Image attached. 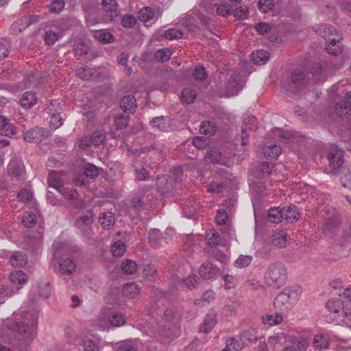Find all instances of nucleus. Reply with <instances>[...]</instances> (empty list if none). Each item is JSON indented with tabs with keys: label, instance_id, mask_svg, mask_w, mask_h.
I'll use <instances>...</instances> for the list:
<instances>
[{
	"label": "nucleus",
	"instance_id": "obj_1",
	"mask_svg": "<svg viewBox=\"0 0 351 351\" xmlns=\"http://www.w3.org/2000/svg\"><path fill=\"white\" fill-rule=\"evenodd\" d=\"M264 278L267 285L276 289L280 288L287 281L286 267L280 261L271 263L266 270Z\"/></svg>",
	"mask_w": 351,
	"mask_h": 351
},
{
	"label": "nucleus",
	"instance_id": "obj_2",
	"mask_svg": "<svg viewBox=\"0 0 351 351\" xmlns=\"http://www.w3.org/2000/svg\"><path fill=\"white\" fill-rule=\"evenodd\" d=\"M299 298L298 290L285 287L275 298L274 306L276 309L279 311H287L297 302Z\"/></svg>",
	"mask_w": 351,
	"mask_h": 351
},
{
	"label": "nucleus",
	"instance_id": "obj_3",
	"mask_svg": "<svg viewBox=\"0 0 351 351\" xmlns=\"http://www.w3.org/2000/svg\"><path fill=\"white\" fill-rule=\"evenodd\" d=\"M152 186L144 185L142 186L140 189L138 193H137L131 200V207L135 210L139 212L143 210L144 206H152Z\"/></svg>",
	"mask_w": 351,
	"mask_h": 351
},
{
	"label": "nucleus",
	"instance_id": "obj_4",
	"mask_svg": "<svg viewBox=\"0 0 351 351\" xmlns=\"http://www.w3.org/2000/svg\"><path fill=\"white\" fill-rule=\"evenodd\" d=\"M94 222V214L92 210L83 212L75 220V226L80 230L81 234L87 239L93 235L92 225Z\"/></svg>",
	"mask_w": 351,
	"mask_h": 351
},
{
	"label": "nucleus",
	"instance_id": "obj_5",
	"mask_svg": "<svg viewBox=\"0 0 351 351\" xmlns=\"http://www.w3.org/2000/svg\"><path fill=\"white\" fill-rule=\"evenodd\" d=\"M9 328L10 330L17 332L21 335L24 340H32L36 334V324L28 325L23 321L16 322L12 323Z\"/></svg>",
	"mask_w": 351,
	"mask_h": 351
},
{
	"label": "nucleus",
	"instance_id": "obj_6",
	"mask_svg": "<svg viewBox=\"0 0 351 351\" xmlns=\"http://www.w3.org/2000/svg\"><path fill=\"white\" fill-rule=\"evenodd\" d=\"M243 88V83L240 77L236 75H232L226 81L224 90H221V95L226 97L235 96Z\"/></svg>",
	"mask_w": 351,
	"mask_h": 351
},
{
	"label": "nucleus",
	"instance_id": "obj_7",
	"mask_svg": "<svg viewBox=\"0 0 351 351\" xmlns=\"http://www.w3.org/2000/svg\"><path fill=\"white\" fill-rule=\"evenodd\" d=\"M344 152L337 145H331L328 152L327 159L332 171H338L343 165Z\"/></svg>",
	"mask_w": 351,
	"mask_h": 351
},
{
	"label": "nucleus",
	"instance_id": "obj_8",
	"mask_svg": "<svg viewBox=\"0 0 351 351\" xmlns=\"http://www.w3.org/2000/svg\"><path fill=\"white\" fill-rule=\"evenodd\" d=\"M50 135L51 132L48 129L34 127L24 132L23 138L28 143H38L47 139Z\"/></svg>",
	"mask_w": 351,
	"mask_h": 351
},
{
	"label": "nucleus",
	"instance_id": "obj_9",
	"mask_svg": "<svg viewBox=\"0 0 351 351\" xmlns=\"http://www.w3.org/2000/svg\"><path fill=\"white\" fill-rule=\"evenodd\" d=\"M156 186L158 191L162 196H171L176 190V184L173 180L166 175H158L156 177Z\"/></svg>",
	"mask_w": 351,
	"mask_h": 351
},
{
	"label": "nucleus",
	"instance_id": "obj_10",
	"mask_svg": "<svg viewBox=\"0 0 351 351\" xmlns=\"http://www.w3.org/2000/svg\"><path fill=\"white\" fill-rule=\"evenodd\" d=\"M8 174L12 181L22 182L25 180V170L23 164L18 160H12L7 167Z\"/></svg>",
	"mask_w": 351,
	"mask_h": 351
},
{
	"label": "nucleus",
	"instance_id": "obj_11",
	"mask_svg": "<svg viewBox=\"0 0 351 351\" xmlns=\"http://www.w3.org/2000/svg\"><path fill=\"white\" fill-rule=\"evenodd\" d=\"M148 240L151 246L154 248H158L163 244L168 243L171 238L167 233H161L158 229H152L148 233Z\"/></svg>",
	"mask_w": 351,
	"mask_h": 351
},
{
	"label": "nucleus",
	"instance_id": "obj_12",
	"mask_svg": "<svg viewBox=\"0 0 351 351\" xmlns=\"http://www.w3.org/2000/svg\"><path fill=\"white\" fill-rule=\"evenodd\" d=\"M341 219L338 214L333 213L325 219L322 228L323 232L328 236H330L336 232L339 228Z\"/></svg>",
	"mask_w": 351,
	"mask_h": 351
},
{
	"label": "nucleus",
	"instance_id": "obj_13",
	"mask_svg": "<svg viewBox=\"0 0 351 351\" xmlns=\"http://www.w3.org/2000/svg\"><path fill=\"white\" fill-rule=\"evenodd\" d=\"M219 269L210 261L204 263L199 267V274L205 280L216 278L219 274Z\"/></svg>",
	"mask_w": 351,
	"mask_h": 351
},
{
	"label": "nucleus",
	"instance_id": "obj_14",
	"mask_svg": "<svg viewBox=\"0 0 351 351\" xmlns=\"http://www.w3.org/2000/svg\"><path fill=\"white\" fill-rule=\"evenodd\" d=\"M282 213L283 214V219L287 223H295L300 217V214L298 211V208L293 204L284 206L282 208Z\"/></svg>",
	"mask_w": 351,
	"mask_h": 351
},
{
	"label": "nucleus",
	"instance_id": "obj_15",
	"mask_svg": "<svg viewBox=\"0 0 351 351\" xmlns=\"http://www.w3.org/2000/svg\"><path fill=\"white\" fill-rule=\"evenodd\" d=\"M342 39L341 34L337 35V38L328 40L326 42V51L334 56L340 54L342 51V45L340 40Z\"/></svg>",
	"mask_w": 351,
	"mask_h": 351
},
{
	"label": "nucleus",
	"instance_id": "obj_16",
	"mask_svg": "<svg viewBox=\"0 0 351 351\" xmlns=\"http://www.w3.org/2000/svg\"><path fill=\"white\" fill-rule=\"evenodd\" d=\"M76 264L71 258H66L58 261V270L63 275H71L76 270Z\"/></svg>",
	"mask_w": 351,
	"mask_h": 351
},
{
	"label": "nucleus",
	"instance_id": "obj_17",
	"mask_svg": "<svg viewBox=\"0 0 351 351\" xmlns=\"http://www.w3.org/2000/svg\"><path fill=\"white\" fill-rule=\"evenodd\" d=\"M50 186L55 188L65 199L69 201H75L77 199L78 193L75 189L65 188L60 184H53L51 181H49Z\"/></svg>",
	"mask_w": 351,
	"mask_h": 351
},
{
	"label": "nucleus",
	"instance_id": "obj_18",
	"mask_svg": "<svg viewBox=\"0 0 351 351\" xmlns=\"http://www.w3.org/2000/svg\"><path fill=\"white\" fill-rule=\"evenodd\" d=\"M240 339L245 345L256 342L258 339L257 329L254 328H249L244 330L240 334Z\"/></svg>",
	"mask_w": 351,
	"mask_h": 351
},
{
	"label": "nucleus",
	"instance_id": "obj_19",
	"mask_svg": "<svg viewBox=\"0 0 351 351\" xmlns=\"http://www.w3.org/2000/svg\"><path fill=\"white\" fill-rule=\"evenodd\" d=\"M205 158L213 163L226 165V157L216 148H211L206 153Z\"/></svg>",
	"mask_w": 351,
	"mask_h": 351
},
{
	"label": "nucleus",
	"instance_id": "obj_20",
	"mask_svg": "<svg viewBox=\"0 0 351 351\" xmlns=\"http://www.w3.org/2000/svg\"><path fill=\"white\" fill-rule=\"evenodd\" d=\"M136 106V99L132 95H125L120 101V108L125 113H133Z\"/></svg>",
	"mask_w": 351,
	"mask_h": 351
},
{
	"label": "nucleus",
	"instance_id": "obj_21",
	"mask_svg": "<svg viewBox=\"0 0 351 351\" xmlns=\"http://www.w3.org/2000/svg\"><path fill=\"white\" fill-rule=\"evenodd\" d=\"M170 121L167 116L156 117L151 120L150 124L161 131H168L171 129Z\"/></svg>",
	"mask_w": 351,
	"mask_h": 351
},
{
	"label": "nucleus",
	"instance_id": "obj_22",
	"mask_svg": "<svg viewBox=\"0 0 351 351\" xmlns=\"http://www.w3.org/2000/svg\"><path fill=\"white\" fill-rule=\"evenodd\" d=\"M217 323V315L215 313H207L204 322L199 326V331L208 333L212 330Z\"/></svg>",
	"mask_w": 351,
	"mask_h": 351
},
{
	"label": "nucleus",
	"instance_id": "obj_23",
	"mask_svg": "<svg viewBox=\"0 0 351 351\" xmlns=\"http://www.w3.org/2000/svg\"><path fill=\"white\" fill-rule=\"evenodd\" d=\"M281 152V148L276 144L269 142L263 149V153L265 158L276 159Z\"/></svg>",
	"mask_w": 351,
	"mask_h": 351
},
{
	"label": "nucleus",
	"instance_id": "obj_24",
	"mask_svg": "<svg viewBox=\"0 0 351 351\" xmlns=\"http://www.w3.org/2000/svg\"><path fill=\"white\" fill-rule=\"evenodd\" d=\"M275 165L270 162H263L260 164L255 176L258 178L263 179L271 175L274 170Z\"/></svg>",
	"mask_w": 351,
	"mask_h": 351
},
{
	"label": "nucleus",
	"instance_id": "obj_25",
	"mask_svg": "<svg viewBox=\"0 0 351 351\" xmlns=\"http://www.w3.org/2000/svg\"><path fill=\"white\" fill-rule=\"evenodd\" d=\"M99 222L104 229H110L114 224V214L110 211L101 213L99 216Z\"/></svg>",
	"mask_w": 351,
	"mask_h": 351
},
{
	"label": "nucleus",
	"instance_id": "obj_26",
	"mask_svg": "<svg viewBox=\"0 0 351 351\" xmlns=\"http://www.w3.org/2000/svg\"><path fill=\"white\" fill-rule=\"evenodd\" d=\"M271 239L274 245L282 248L286 246L289 236L284 230H280V232H274L271 235Z\"/></svg>",
	"mask_w": 351,
	"mask_h": 351
},
{
	"label": "nucleus",
	"instance_id": "obj_27",
	"mask_svg": "<svg viewBox=\"0 0 351 351\" xmlns=\"http://www.w3.org/2000/svg\"><path fill=\"white\" fill-rule=\"evenodd\" d=\"M339 180L341 186L351 190V171L347 167H342L339 170Z\"/></svg>",
	"mask_w": 351,
	"mask_h": 351
},
{
	"label": "nucleus",
	"instance_id": "obj_28",
	"mask_svg": "<svg viewBox=\"0 0 351 351\" xmlns=\"http://www.w3.org/2000/svg\"><path fill=\"white\" fill-rule=\"evenodd\" d=\"M103 8L106 12L110 20H113L118 14L117 3L116 0H103Z\"/></svg>",
	"mask_w": 351,
	"mask_h": 351
},
{
	"label": "nucleus",
	"instance_id": "obj_29",
	"mask_svg": "<svg viewBox=\"0 0 351 351\" xmlns=\"http://www.w3.org/2000/svg\"><path fill=\"white\" fill-rule=\"evenodd\" d=\"M267 221L272 223H278L283 219L282 208L280 207H273L267 210Z\"/></svg>",
	"mask_w": 351,
	"mask_h": 351
},
{
	"label": "nucleus",
	"instance_id": "obj_30",
	"mask_svg": "<svg viewBox=\"0 0 351 351\" xmlns=\"http://www.w3.org/2000/svg\"><path fill=\"white\" fill-rule=\"evenodd\" d=\"M36 100V93L33 91H27L23 95L20 103L23 108L28 109L35 104Z\"/></svg>",
	"mask_w": 351,
	"mask_h": 351
},
{
	"label": "nucleus",
	"instance_id": "obj_31",
	"mask_svg": "<svg viewBox=\"0 0 351 351\" xmlns=\"http://www.w3.org/2000/svg\"><path fill=\"white\" fill-rule=\"evenodd\" d=\"M27 261L26 254L20 251L14 252L10 257V263L14 267H22L27 263Z\"/></svg>",
	"mask_w": 351,
	"mask_h": 351
},
{
	"label": "nucleus",
	"instance_id": "obj_32",
	"mask_svg": "<svg viewBox=\"0 0 351 351\" xmlns=\"http://www.w3.org/2000/svg\"><path fill=\"white\" fill-rule=\"evenodd\" d=\"M74 20L71 19H60L53 21V26L56 27L58 32H61L62 35L68 31L73 25Z\"/></svg>",
	"mask_w": 351,
	"mask_h": 351
},
{
	"label": "nucleus",
	"instance_id": "obj_33",
	"mask_svg": "<svg viewBox=\"0 0 351 351\" xmlns=\"http://www.w3.org/2000/svg\"><path fill=\"white\" fill-rule=\"evenodd\" d=\"M122 292L125 297L134 298L138 295L140 289L134 282L126 283L123 287Z\"/></svg>",
	"mask_w": 351,
	"mask_h": 351
},
{
	"label": "nucleus",
	"instance_id": "obj_34",
	"mask_svg": "<svg viewBox=\"0 0 351 351\" xmlns=\"http://www.w3.org/2000/svg\"><path fill=\"white\" fill-rule=\"evenodd\" d=\"M290 80L292 84L295 85V86H302L306 84L307 81L306 73L299 69L294 70L292 72Z\"/></svg>",
	"mask_w": 351,
	"mask_h": 351
},
{
	"label": "nucleus",
	"instance_id": "obj_35",
	"mask_svg": "<svg viewBox=\"0 0 351 351\" xmlns=\"http://www.w3.org/2000/svg\"><path fill=\"white\" fill-rule=\"evenodd\" d=\"M197 97L196 90L191 87H186L182 90V101L187 104H193Z\"/></svg>",
	"mask_w": 351,
	"mask_h": 351
},
{
	"label": "nucleus",
	"instance_id": "obj_36",
	"mask_svg": "<svg viewBox=\"0 0 351 351\" xmlns=\"http://www.w3.org/2000/svg\"><path fill=\"white\" fill-rule=\"evenodd\" d=\"M157 269L153 264H146L143 268V277L149 281H154L157 278Z\"/></svg>",
	"mask_w": 351,
	"mask_h": 351
},
{
	"label": "nucleus",
	"instance_id": "obj_37",
	"mask_svg": "<svg viewBox=\"0 0 351 351\" xmlns=\"http://www.w3.org/2000/svg\"><path fill=\"white\" fill-rule=\"evenodd\" d=\"M313 345L319 350L327 349L329 347L328 338L322 333H318L314 336Z\"/></svg>",
	"mask_w": 351,
	"mask_h": 351
},
{
	"label": "nucleus",
	"instance_id": "obj_38",
	"mask_svg": "<svg viewBox=\"0 0 351 351\" xmlns=\"http://www.w3.org/2000/svg\"><path fill=\"white\" fill-rule=\"evenodd\" d=\"M343 303L339 298L330 299L326 304L328 310L334 313H339L343 310Z\"/></svg>",
	"mask_w": 351,
	"mask_h": 351
},
{
	"label": "nucleus",
	"instance_id": "obj_39",
	"mask_svg": "<svg viewBox=\"0 0 351 351\" xmlns=\"http://www.w3.org/2000/svg\"><path fill=\"white\" fill-rule=\"evenodd\" d=\"M10 279L13 285H23L27 282L25 274L21 270H15L10 273Z\"/></svg>",
	"mask_w": 351,
	"mask_h": 351
},
{
	"label": "nucleus",
	"instance_id": "obj_40",
	"mask_svg": "<svg viewBox=\"0 0 351 351\" xmlns=\"http://www.w3.org/2000/svg\"><path fill=\"white\" fill-rule=\"evenodd\" d=\"M269 53L264 50H257L252 52V60L257 64H263L269 60Z\"/></svg>",
	"mask_w": 351,
	"mask_h": 351
},
{
	"label": "nucleus",
	"instance_id": "obj_41",
	"mask_svg": "<svg viewBox=\"0 0 351 351\" xmlns=\"http://www.w3.org/2000/svg\"><path fill=\"white\" fill-rule=\"evenodd\" d=\"M27 238L29 243L32 245L33 248L36 249L42 243L43 239V232L42 230H37L29 234Z\"/></svg>",
	"mask_w": 351,
	"mask_h": 351
},
{
	"label": "nucleus",
	"instance_id": "obj_42",
	"mask_svg": "<svg viewBox=\"0 0 351 351\" xmlns=\"http://www.w3.org/2000/svg\"><path fill=\"white\" fill-rule=\"evenodd\" d=\"M123 274L132 275L137 271V265L135 261L130 259L124 260L121 265Z\"/></svg>",
	"mask_w": 351,
	"mask_h": 351
},
{
	"label": "nucleus",
	"instance_id": "obj_43",
	"mask_svg": "<svg viewBox=\"0 0 351 351\" xmlns=\"http://www.w3.org/2000/svg\"><path fill=\"white\" fill-rule=\"evenodd\" d=\"M89 49V46L82 41L75 43L73 45V51L77 56V59H80L83 56L86 55Z\"/></svg>",
	"mask_w": 351,
	"mask_h": 351
},
{
	"label": "nucleus",
	"instance_id": "obj_44",
	"mask_svg": "<svg viewBox=\"0 0 351 351\" xmlns=\"http://www.w3.org/2000/svg\"><path fill=\"white\" fill-rule=\"evenodd\" d=\"M171 54V51L169 48L160 49L155 52L154 59L159 62H165L170 59Z\"/></svg>",
	"mask_w": 351,
	"mask_h": 351
},
{
	"label": "nucleus",
	"instance_id": "obj_45",
	"mask_svg": "<svg viewBox=\"0 0 351 351\" xmlns=\"http://www.w3.org/2000/svg\"><path fill=\"white\" fill-rule=\"evenodd\" d=\"M52 251L54 259L60 260L66 252V245L61 242L55 241L52 245Z\"/></svg>",
	"mask_w": 351,
	"mask_h": 351
},
{
	"label": "nucleus",
	"instance_id": "obj_46",
	"mask_svg": "<svg viewBox=\"0 0 351 351\" xmlns=\"http://www.w3.org/2000/svg\"><path fill=\"white\" fill-rule=\"evenodd\" d=\"M82 173L86 178L93 179L98 176L99 169L97 167L90 163H86L84 166Z\"/></svg>",
	"mask_w": 351,
	"mask_h": 351
},
{
	"label": "nucleus",
	"instance_id": "obj_47",
	"mask_svg": "<svg viewBox=\"0 0 351 351\" xmlns=\"http://www.w3.org/2000/svg\"><path fill=\"white\" fill-rule=\"evenodd\" d=\"M339 245L347 251L351 250V228L345 230L339 241Z\"/></svg>",
	"mask_w": 351,
	"mask_h": 351
},
{
	"label": "nucleus",
	"instance_id": "obj_48",
	"mask_svg": "<svg viewBox=\"0 0 351 351\" xmlns=\"http://www.w3.org/2000/svg\"><path fill=\"white\" fill-rule=\"evenodd\" d=\"M20 287L15 288L8 287L5 284L0 282V301L7 297H11L20 289Z\"/></svg>",
	"mask_w": 351,
	"mask_h": 351
},
{
	"label": "nucleus",
	"instance_id": "obj_49",
	"mask_svg": "<svg viewBox=\"0 0 351 351\" xmlns=\"http://www.w3.org/2000/svg\"><path fill=\"white\" fill-rule=\"evenodd\" d=\"M108 321L112 326L119 327L125 324V319L122 313L113 312L109 315Z\"/></svg>",
	"mask_w": 351,
	"mask_h": 351
},
{
	"label": "nucleus",
	"instance_id": "obj_50",
	"mask_svg": "<svg viewBox=\"0 0 351 351\" xmlns=\"http://www.w3.org/2000/svg\"><path fill=\"white\" fill-rule=\"evenodd\" d=\"M202 282V280L195 274L190 275L183 280L185 287L191 290L197 288Z\"/></svg>",
	"mask_w": 351,
	"mask_h": 351
},
{
	"label": "nucleus",
	"instance_id": "obj_51",
	"mask_svg": "<svg viewBox=\"0 0 351 351\" xmlns=\"http://www.w3.org/2000/svg\"><path fill=\"white\" fill-rule=\"evenodd\" d=\"M129 123V116L123 113L119 114L114 118V125L117 130L125 129Z\"/></svg>",
	"mask_w": 351,
	"mask_h": 351
},
{
	"label": "nucleus",
	"instance_id": "obj_52",
	"mask_svg": "<svg viewBox=\"0 0 351 351\" xmlns=\"http://www.w3.org/2000/svg\"><path fill=\"white\" fill-rule=\"evenodd\" d=\"M104 138L105 136L103 134H94L90 138L89 142H87L86 140L82 139L80 142V147L84 149L86 147L89 146L90 144L99 145L100 143H103Z\"/></svg>",
	"mask_w": 351,
	"mask_h": 351
},
{
	"label": "nucleus",
	"instance_id": "obj_53",
	"mask_svg": "<svg viewBox=\"0 0 351 351\" xmlns=\"http://www.w3.org/2000/svg\"><path fill=\"white\" fill-rule=\"evenodd\" d=\"M22 223L27 228L34 227L37 223V217L30 212H25L22 218Z\"/></svg>",
	"mask_w": 351,
	"mask_h": 351
},
{
	"label": "nucleus",
	"instance_id": "obj_54",
	"mask_svg": "<svg viewBox=\"0 0 351 351\" xmlns=\"http://www.w3.org/2000/svg\"><path fill=\"white\" fill-rule=\"evenodd\" d=\"M62 37L61 32L48 30L45 34V41L48 45L54 44L58 39Z\"/></svg>",
	"mask_w": 351,
	"mask_h": 351
},
{
	"label": "nucleus",
	"instance_id": "obj_55",
	"mask_svg": "<svg viewBox=\"0 0 351 351\" xmlns=\"http://www.w3.org/2000/svg\"><path fill=\"white\" fill-rule=\"evenodd\" d=\"M11 48L10 42L8 39L1 38L0 39V60L8 57Z\"/></svg>",
	"mask_w": 351,
	"mask_h": 351
},
{
	"label": "nucleus",
	"instance_id": "obj_56",
	"mask_svg": "<svg viewBox=\"0 0 351 351\" xmlns=\"http://www.w3.org/2000/svg\"><path fill=\"white\" fill-rule=\"evenodd\" d=\"M154 17V13L150 7L142 8L138 14V18L140 21L147 22Z\"/></svg>",
	"mask_w": 351,
	"mask_h": 351
},
{
	"label": "nucleus",
	"instance_id": "obj_57",
	"mask_svg": "<svg viewBox=\"0 0 351 351\" xmlns=\"http://www.w3.org/2000/svg\"><path fill=\"white\" fill-rule=\"evenodd\" d=\"M1 135L8 136V137H13L16 134V129L15 126L10 123V120L7 119V123L4 125V127L0 131Z\"/></svg>",
	"mask_w": 351,
	"mask_h": 351
},
{
	"label": "nucleus",
	"instance_id": "obj_58",
	"mask_svg": "<svg viewBox=\"0 0 351 351\" xmlns=\"http://www.w3.org/2000/svg\"><path fill=\"white\" fill-rule=\"evenodd\" d=\"M112 253L115 257H121L125 251V245L121 241H116L111 247Z\"/></svg>",
	"mask_w": 351,
	"mask_h": 351
},
{
	"label": "nucleus",
	"instance_id": "obj_59",
	"mask_svg": "<svg viewBox=\"0 0 351 351\" xmlns=\"http://www.w3.org/2000/svg\"><path fill=\"white\" fill-rule=\"evenodd\" d=\"M96 37L97 39L103 43H111L114 40V36L106 30H103L97 32Z\"/></svg>",
	"mask_w": 351,
	"mask_h": 351
},
{
	"label": "nucleus",
	"instance_id": "obj_60",
	"mask_svg": "<svg viewBox=\"0 0 351 351\" xmlns=\"http://www.w3.org/2000/svg\"><path fill=\"white\" fill-rule=\"evenodd\" d=\"M136 180L147 181L151 179L149 171L144 167H136L135 169Z\"/></svg>",
	"mask_w": 351,
	"mask_h": 351
},
{
	"label": "nucleus",
	"instance_id": "obj_61",
	"mask_svg": "<svg viewBox=\"0 0 351 351\" xmlns=\"http://www.w3.org/2000/svg\"><path fill=\"white\" fill-rule=\"evenodd\" d=\"M263 322L269 325H277L282 322V317L280 314L275 313L274 315H266L263 317Z\"/></svg>",
	"mask_w": 351,
	"mask_h": 351
},
{
	"label": "nucleus",
	"instance_id": "obj_62",
	"mask_svg": "<svg viewBox=\"0 0 351 351\" xmlns=\"http://www.w3.org/2000/svg\"><path fill=\"white\" fill-rule=\"evenodd\" d=\"M62 112H56L50 114H51V120L49 123L50 128L53 130H56L63 124V119L61 117L60 114Z\"/></svg>",
	"mask_w": 351,
	"mask_h": 351
},
{
	"label": "nucleus",
	"instance_id": "obj_63",
	"mask_svg": "<svg viewBox=\"0 0 351 351\" xmlns=\"http://www.w3.org/2000/svg\"><path fill=\"white\" fill-rule=\"evenodd\" d=\"M29 19H27V16H23L17 21L14 22L12 25L11 29L15 30L16 29H19L20 32H21L23 29H25L26 27L29 26Z\"/></svg>",
	"mask_w": 351,
	"mask_h": 351
},
{
	"label": "nucleus",
	"instance_id": "obj_64",
	"mask_svg": "<svg viewBox=\"0 0 351 351\" xmlns=\"http://www.w3.org/2000/svg\"><path fill=\"white\" fill-rule=\"evenodd\" d=\"M81 346L83 348L84 351H99V348L98 344L90 339L83 340Z\"/></svg>",
	"mask_w": 351,
	"mask_h": 351
}]
</instances>
